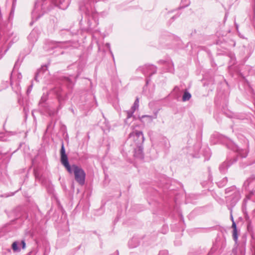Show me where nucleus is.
Wrapping results in <instances>:
<instances>
[{
    "mask_svg": "<svg viewBox=\"0 0 255 255\" xmlns=\"http://www.w3.org/2000/svg\"><path fill=\"white\" fill-rule=\"evenodd\" d=\"M32 86H33V84H31V85L28 87V88L27 90V94H28L29 93H30L31 92V91L32 90Z\"/></svg>",
    "mask_w": 255,
    "mask_h": 255,
    "instance_id": "obj_40",
    "label": "nucleus"
},
{
    "mask_svg": "<svg viewBox=\"0 0 255 255\" xmlns=\"http://www.w3.org/2000/svg\"><path fill=\"white\" fill-rule=\"evenodd\" d=\"M168 231V227L167 225H164L162 226L161 229V233L163 234H165Z\"/></svg>",
    "mask_w": 255,
    "mask_h": 255,
    "instance_id": "obj_31",
    "label": "nucleus"
},
{
    "mask_svg": "<svg viewBox=\"0 0 255 255\" xmlns=\"http://www.w3.org/2000/svg\"><path fill=\"white\" fill-rule=\"evenodd\" d=\"M159 63L164 66L165 70L167 72H172L174 70V66L172 62L169 60L167 61L160 60Z\"/></svg>",
    "mask_w": 255,
    "mask_h": 255,
    "instance_id": "obj_16",
    "label": "nucleus"
},
{
    "mask_svg": "<svg viewBox=\"0 0 255 255\" xmlns=\"http://www.w3.org/2000/svg\"><path fill=\"white\" fill-rule=\"evenodd\" d=\"M131 140H133V146L138 145V146L143 145L144 138L142 132L141 131L134 130L130 133L128 141Z\"/></svg>",
    "mask_w": 255,
    "mask_h": 255,
    "instance_id": "obj_7",
    "label": "nucleus"
},
{
    "mask_svg": "<svg viewBox=\"0 0 255 255\" xmlns=\"http://www.w3.org/2000/svg\"><path fill=\"white\" fill-rule=\"evenodd\" d=\"M174 90L175 91H176V90H179V88H177V87H175V88H174Z\"/></svg>",
    "mask_w": 255,
    "mask_h": 255,
    "instance_id": "obj_44",
    "label": "nucleus"
},
{
    "mask_svg": "<svg viewBox=\"0 0 255 255\" xmlns=\"http://www.w3.org/2000/svg\"><path fill=\"white\" fill-rule=\"evenodd\" d=\"M245 220L247 223V230L249 232L251 233L253 231V226L252 224V221L248 215L245 216Z\"/></svg>",
    "mask_w": 255,
    "mask_h": 255,
    "instance_id": "obj_22",
    "label": "nucleus"
},
{
    "mask_svg": "<svg viewBox=\"0 0 255 255\" xmlns=\"http://www.w3.org/2000/svg\"><path fill=\"white\" fill-rule=\"evenodd\" d=\"M134 149V156L139 159H143L144 158V153L143 151V145L141 146H133Z\"/></svg>",
    "mask_w": 255,
    "mask_h": 255,
    "instance_id": "obj_13",
    "label": "nucleus"
},
{
    "mask_svg": "<svg viewBox=\"0 0 255 255\" xmlns=\"http://www.w3.org/2000/svg\"><path fill=\"white\" fill-rule=\"evenodd\" d=\"M231 255H245V248L244 246H239L233 250Z\"/></svg>",
    "mask_w": 255,
    "mask_h": 255,
    "instance_id": "obj_19",
    "label": "nucleus"
},
{
    "mask_svg": "<svg viewBox=\"0 0 255 255\" xmlns=\"http://www.w3.org/2000/svg\"><path fill=\"white\" fill-rule=\"evenodd\" d=\"M66 42H59V41H54L51 42L50 47L51 48H54L56 47H60V48H65L66 46H65Z\"/></svg>",
    "mask_w": 255,
    "mask_h": 255,
    "instance_id": "obj_20",
    "label": "nucleus"
},
{
    "mask_svg": "<svg viewBox=\"0 0 255 255\" xmlns=\"http://www.w3.org/2000/svg\"><path fill=\"white\" fill-rule=\"evenodd\" d=\"M163 142L165 144V147L166 148H168L169 147V141H168V140L167 139H164H164H163Z\"/></svg>",
    "mask_w": 255,
    "mask_h": 255,
    "instance_id": "obj_35",
    "label": "nucleus"
},
{
    "mask_svg": "<svg viewBox=\"0 0 255 255\" xmlns=\"http://www.w3.org/2000/svg\"><path fill=\"white\" fill-rule=\"evenodd\" d=\"M226 246V242L224 239H217L209 253V255H211L216 251H218L219 253H221L225 248Z\"/></svg>",
    "mask_w": 255,
    "mask_h": 255,
    "instance_id": "obj_9",
    "label": "nucleus"
},
{
    "mask_svg": "<svg viewBox=\"0 0 255 255\" xmlns=\"http://www.w3.org/2000/svg\"><path fill=\"white\" fill-rule=\"evenodd\" d=\"M15 5H16V0H12V8H11V11L9 14V16H11L12 15H13Z\"/></svg>",
    "mask_w": 255,
    "mask_h": 255,
    "instance_id": "obj_30",
    "label": "nucleus"
},
{
    "mask_svg": "<svg viewBox=\"0 0 255 255\" xmlns=\"http://www.w3.org/2000/svg\"><path fill=\"white\" fill-rule=\"evenodd\" d=\"M48 71L47 67L46 66H42L41 68L38 69L35 74L34 80L36 82H38L40 79H41L44 75L48 74Z\"/></svg>",
    "mask_w": 255,
    "mask_h": 255,
    "instance_id": "obj_12",
    "label": "nucleus"
},
{
    "mask_svg": "<svg viewBox=\"0 0 255 255\" xmlns=\"http://www.w3.org/2000/svg\"><path fill=\"white\" fill-rule=\"evenodd\" d=\"M60 161L69 174H74L75 180L77 182L81 185L84 184L86 178L85 172L80 166L76 164L70 165L63 143L62 144L60 149Z\"/></svg>",
    "mask_w": 255,
    "mask_h": 255,
    "instance_id": "obj_4",
    "label": "nucleus"
},
{
    "mask_svg": "<svg viewBox=\"0 0 255 255\" xmlns=\"http://www.w3.org/2000/svg\"><path fill=\"white\" fill-rule=\"evenodd\" d=\"M140 243V239L138 237H133L128 243V245L130 248H134L137 247Z\"/></svg>",
    "mask_w": 255,
    "mask_h": 255,
    "instance_id": "obj_18",
    "label": "nucleus"
},
{
    "mask_svg": "<svg viewBox=\"0 0 255 255\" xmlns=\"http://www.w3.org/2000/svg\"><path fill=\"white\" fill-rule=\"evenodd\" d=\"M228 182V178L227 177H224L220 181L217 182V184L218 186L220 188H222L224 187Z\"/></svg>",
    "mask_w": 255,
    "mask_h": 255,
    "instance_id": "obj_25",
    "label": "nucleus"
},
{
    "mask_svg": "<svg viewBox=\"0 0 255 255\" xmlns=\"http://www.w3.org/2000/svg\"><path fill=\"white\" fill-rule=\"evenodd\" d=\"M157 68L153 65H145L143 66L138 67L137 69V72H142L145 76L149 74L150 76L156 72Z\"/></svg>",
    "mask_w": 255,
    "mask_h": 255,
    "instance_id": "obj_10",
    "label": "nucleus"
},
{
    "mask_svg": "<svg viewBox=\"0 0 255 255\" xmlns=\"http://www.w3.org/2000/svg\"><path fill=\"white\" fill-rule=\"evenodd\" d=\"M98 50H99V51H100V50H101V48H100V47L99 45H98Z\"/></svg>",
    "mask_w": 255,
    "mask_h": 255,
    "instance_id": "obj_47",
    "label": "nucleus"
},
{
    "mask_svg": "<svg viewBox=\"0 0 255 255\" xmlns=\"http://www.w3.org/2000/svg\"><path fill=\"white\" fill-rule=\"evenodd\" d=\"M14 194H15V192H12V193H5V194H1L0 195V197H8L9 196L14 195Z\"/></svg>",
    "mask_w": 255,
    "mask_h": 255,
    "instance_id": "obj_33",
    "label": "nucleus"
},
{
    "mask_svg": "<svg viewBox=\"0 0 255 255\" xmlns=\"http://www.w3.org/2000/svg\"><path fill=\"white\" fill-rule=\"evenodd\" d=\"M232 228L233 229V238L235 242L237 243L238 238V231H237V225L235 221H233L232 222Z\"/></svg>",
    "mask_w": 255,
    "mask_h": 255,
    "instance_id": "obj_21",
    "label": "nucleus"
},
{
    "mask_svg": "<svg viewBox=\"0 0 255 255\" xmlns=\"http://www.w3.org/2000/svg\"><path fill=\"white\" fill-rule=\"evenodd\" d=\"M253 255H255V241L252 243V250Z\"/></svg>",
    "mask_w": 255,
    "mask_h": 255,
    "instance_id": "obj_36",
    "label": "nucleus"
},
{
    "mask_svg": "<svg viewBox=\"0 0 255 255\" xmlns=\"http://www.w3.org/2000/svg\"><path fill=\"white\" fill-rule=\"evenodd\" d=\"M190 4L189 0H181V6L180 7L183 8L188 6Z\"/></svg>",
    "mask_w": 255,
    "mask_h": 255,
    "instance_id": "obj_29",
    "label": "nucleus"
},
{
    "mask_svg": "<svg viewBox=\"0 0 255 255\" xmlns=\"http://www.w3.org/2000/svg\"><path fill=\"white\" fill-rule=\"evenodd\" d=\"M44 180H44V179H42V180L41 181V184L46 188L47 191L49 193H53L54 190L53 185L52 184L51 182L48 180Z\"/></svg>",
    "mask_w": 255,
    "mask_h": 255,
    "instance_id": "obj_17",
    "label": "nucleus"
},
{
    "mask_svg": "<svg viewBox=\"0 0 255 255\" xmlns=\"http://www.w3.org/2000/svg\"><path fill=\"white\" fill-rule=\"evenodd\" d=\"M70 0H36L31 12L33 21L37 20L45 13L57 6L66 9L69 6Z\"/></svg>",
    "mask_w": 255,
    "mask_h": 255,
    "instance_id": "obj_2",
    "label": "nucleus"
},
{
    "mask_svg": "<svg viewBox=\"0 0 255 255\" xmlns=\"http://www.w3.org/2000/svg\"><path fill=\"white\" fill-rule=\"evenodd\" d=\"M214 136L217 137L219 142L225 145L228 148L236 153L237 159L238 157H241V158L247 157L248 155L247 151L245 149H240L231 139L223 135H219L218 134H215ZM234 158H236V157Z\"/></svg>",
    "mask_w": 255,
    "mask_h": 255,
    "instance_id": "obj_6",
    "label": "nucleus"
},
{
    "mask_svg": "<svg viewBox=\"0 0 255 255\" xmlns=\"http://www.w3.org/2000/svg\"><path fill=\"white\" fill-rule=\"evenodd\" d=\"M18 242H14L11 245V248L13 251L15 252H19L20 249L18 247Z\"/></svg>",
    "mask_w": 255,
    "mask_h": 255,
    "instance_id": "obj_28",
    "label": "nucleus"
},
{
    "mask_svg": "<svg viewBox=\"0 0 255 255\" xmlns=\"http://www.w3.org/2000/svg\"><path fill=\"white\" fill-rule=\"evenodd\" d=\"M7 135L8 133L7 132H0V141H5L7 140Z\"/></svg>",
    "mask_w": 255,
    "mask_h": 255,
    "instance_id": "obj_27",
    "label": "nucleus"
},
{
    "mask_svg": "<svg viewBox=\"0 0 255 255\" xmlns=\"http://www.w3.org/2000/svg\"><path fill=\"white\" fill-rule=\"evenodd\" d=\"M158 255H169L168 252L167 250H162L160 251L158 254Z\"/></svg>",
    "mask_w": 255,
    "mask_h": 255,
    "instance_id": "obj_34",
    "label": "nucleus"
},
{
    "mask_svg": "<svg viewBox=\"0 0 255 255\" xmlns=\"http://www.w3.org/2000/svg\"><path fill=\"white\" fill-rule=\"evenodd\" d=\"M105 46L107 47V48H108L110 54H111L113 60H114V54H113V53L111 50V49L110 44L109 43H106Z\"/></svg>",
    "mask_w": 255,
    "mask_h": 255,
    "instance_id": "obj_32",
    "label": "nucleus"
},
{
    "mask_svg": "<svg viewBox=\"0 0 255 255\" xmlns=\"http://www.w3.org/2000/svg\"><path fill=\"white\" fill-rule=\"evenodd\" d=\"M156 118V116H155V117H153L151 116L148 115H142V116H139L138 117V119L141 122H144L143 119H147V120H148V122H151L153 120V119H155Z\"/></svg>",
    "mask_w": 255,
    "mask_h": 255,
    "instance_id": "obj_24",
    "label": "nucleus"
},
{
    "mask_svg": "<svg viewBox=\"0 0 255 255\" xmlns=\"http://www.w3.org/2000/svg\"><path fill=\"white\" fill-rule=\"evenodd\" d=\"M79 76L77 74L76 77L70 75L69 77L63 76L61 77V83L63 85L62 87H56L54 89V92L56 94L59 102L58 110L56 112H51L49 113L50 116H54L58 111L61 109L64 105V101L67 98V92L65 89L66 87L68 90L71 91L73 89L77 77Z\"/></svg>",
    "mask_w": 255,
    "mask_h": 255,
    "instance_id": "obj_3",
    "label": "nucleus"
},
{
    "mask_svg": "<svg viewBox=\"0 0 255 255\" xmlns=\"http://www.w3.org/2000/svg\"><path fill=\"white\" fill-rule=\"evenodd\" d=\"M243 188L251 194H255V175H252L244 183Z\"/></svg>",
    "mask_w": 255,
    "mask_h": 255,
    "instance_id": "obj_8",
    "label": "nucleus"
},
{
    "mask_svg": "<svg viewBox=\"0 0 255 255\" xmlns=\"http://www.w3.org/2000/svg\"><path fill=\"white\" fill-rule=\"evenodd\" d=\"M21 78H22V75H21V74H19L18 75V79H21Z\"/></svg>",
    "mask_w": 255,
    "mask_h": 255,
    "instance_id": "obj_42",
    "label": "nucleus"
},
{
    "mask_svg": "<svg viewBox=\"0 0 255 255\" xmlns=\"http://www.w3.org/2000/svg\"><path fill=\"white\" fill-rule=\"evenodd\" d=\"M254 1H255L254 13H255V0H254Z\"/></svg>",
    "mask_w": 255,
    "mask_h": 255,
    "instance_id": "obj_45",
    "label": "nucleus"
},
{
    "mask_svg": "<svg viewBox=\"0 0 255 255\" xmlns=\"http://www.w3.org/2000/svg\"><path fill=\"white\" fill-rule=\"evenodd\" d=\"M237 159L234 158L232 161L231 159L229 160V158H227V160L223 162L219 166V169L220 172L222 174H225L228 170V168L234 163L237 161Z\"/></svg>",
    "mask_w": 255,
    "mask_h": 255,
    "instance_id": "obj_11",
    "label": "nucleus"
},
{
    "mask_svg": "<svg viewBox=\"0 0 255 255\" xmlns=\"http://www.w3.org/2000/svg\"><path fill=\"white\" fill-rule=\"evenodd\" d=\"M39 36L38 30L33 29L27 37L28 41L31 44H33L37 40Z\"/></svg>",
    "mask_w": 255,
    "mask_h": 255,
    "instance_id": "obj_15",
    "label": "nucleus"
},
{
    "mask_svg": "<svg viewBox=\"0 0 255 255\" xmlns=\"http://www.w3.org/2000/svg\"><path fill=\"white\" fill-rule=\"evenodd\" d=\"M179 16V14H178V15H175L174 16H173L170 20V24L171 23L172 21H174L175 19L177 18V17H178Z\"/></svg>",
    "mask_w": 255,
    "mask_h": 255,
    "instance_id": "obj_38",
    "label": "nucleus"
},
{
    "mask_svg": "<svg viewBox=\"0 0 255 255\" xmlns=\"http://www.w3.org/2000/svg\"><path fill=\"white\" fill-rule=\"evenodd\" d=\"M226 203L228 209L230 211V219L232 222L234 221L233 216V208L241 199V193L239 189L235 186H231L225 190Z\"/></svg>",
    "mask_w": 255,
    "mask_h": 255,
    "instance_id": "obj_5",
    "label": "nucleus"
},
{
    "mask_svg": "<svg viewBox=\"0 0 255 255\" xmlns=\"http://www.w3.org/2000/svg\"><path fill=\"white\" fill-rule=\"evenodd\" d=\"M34 174L36 180H39L41 183L42 179H47L45 177H42L40 175V174L37 171L36 169L34 170ZM45 181V180H44Z\"/></svg>",
    "mask_w": 255,
    "mask_h": 255,
    "instance_id": "obj_26",
    "label": "nucleus"
},
{
    "mask_svg": "<svg viewBox=\"0 0 255 255\" xmlns=\"http://www.w3.org/2000/svg\"><path fill=\"white\" fill-rule=\"evenodd\" d=\"M148 82H149V80L148 79H146V85H147L148 84Z\"/></svg>",
    "mask_w": 255,
    "mask_h": 255,
    "instance_id": "obj_43",
    "label": "nucleus"
},
{
    "mask_svg": "<svg viewBox=\"0 0 255 255\" xmlns=\"http://www.w3.org/2000/svg\"><path fill=\"white\" fill-rule=\"evenodd\" d=\"M137 109H138V107H134V106L132 105L129 110L126 111L127 114V118L125 120L124 122L125 124L129 125L130 122L129 120L131 118H132L133 120L135 119V117L133 115V114Z\"/></svg>",
    "mask_w": 255,
    "mask_h": 255,
    "instance_id": "obj_14",
    "label": "nucleus"
},
{
    "mask_svg": "<svg viewBox=\"0 0 255 255\" xmlns=\"http://www.w3.org/2000/svg\"><path fill=\"white\" fill-rule=\"evenodd\" d=\"M191 98V94L187 91V90H185L184 93L183 95L182 96V101L183 102H186L189 101Z\"/></svg>",
    "mask_w": 255,
    "mask_h": 255,
    "instance_id": "obj_23",
    "label": "nucleus"
},
{
    "mask_svg": "<svg viewBox=\"0 0 255 255\" xmlns=\"http://www.w3.org/2000/svg\"><path fill=\"white\" fill-rule=\"evenodd\" d=\"M23 110H24V111H26V109H25V108H24Z\"/></svg>",
    "mask_w": 255,
    "mask_h": 255,
    "instance_id": "obj_48",
    "label": "nucleus"
},
{
    "mask_svg": "<svg viewBox=\"0 0 255 255\" xmlns=\"http://www.w3.org/2000/svg\"><path fill=\"white\" fill-rule=\"evenodd\" d=\"M101 0H86L80 2L79 4V9L82 13L80 24L83 30L92 34L93 38H96L95 34L99 32L98 29H96L99 23L98 14L95 9V2Z\"/></svg>",
    "mask_w": 255,
    "mask_h": 255,
    "instance_id": "obj_1",
    "label": "nucleus"
},
{
    "mask_svg": "<svg viewBox=\"0 0 255 255\" xmlns=\"http://www.w3.org/2000/svg\"><path fill=\"white\" fill-rule=\"evenodd\" d=\"M20 244H21V246H22V248L23 249H25V246H26V244H25V243L24 240H22V241H21Z\"/></svg>",
    "mask_w": 255,
    "mask_h": 255,
    "instance_id": "obj_39",
    "label": "nucleus"
},
{
    "mask_svg": "<svg viewBox=\"0 0 255 255\" xmlns=\"http://www.w3.org/2000/svg\"><path fill=\"white\" fill-rule=\"evenodd\" d=\"M111 255H119L118 251H116V252H115L113 254H111Z\"/></svg>",
    "mask_w": 255,
    "mask_h": 255,
    "instance_id": "obj_41",
    "label": "nucleus"
},
{
    "mask_svg": "<svg viewBox=\"0 0 255 255\" xmlns=\"http://www.w3.org/2000/svg\"><path fill=\"white\" fill-rule=\"evenodd\" d=\"M134 107H137L138 108L139 107V100L138 98H136V100H135L134 103H133V105Z\"/></svg>",
    "mask_w": 255,
    "mask_h": 255,
    "instance_id": "obj_37",
    "label": "nucleus"
},
{
    "mask_svg": "<svg viewBox=\"0 0 255 255\" xmlns=\"http://www.w3.org/2000/svg\"><path fill=\"white\" fill-rule=\"evenodd\" d=\"M41 101H45V99H44V98H43V97H42V98H41Z\"/></svg>",
    "mask_w": 255,
    "mask_h": 255,
    "instance_id": "obj_46",
    "label": "nucleus"
}]
</instances>
